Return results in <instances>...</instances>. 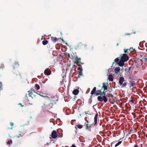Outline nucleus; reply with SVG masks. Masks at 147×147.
<instances>
[{
	"label": "nucleus",
	"mask_w": 147,
	"mask_h": 147,
	"mask_svg": "<svg viewBox=\"0 0 147 147\" xmlns=\"http://www.w3.org/2000/svg\"><path fill=\"white\" fill-rule=\"evenodd\" d=\"M119 83L122 87H124L126 85V83L123 78L120 77L119 78Z\"/></svg>",
	"instance_id": "f257e3e1"
},
{
	"label": "nucleus",
	"mask_w": 147,
	"mask_h": 147,
	"mask_svg": "<svg viewBox=\"0 0 147 147\" xmlns=\"http://www.w3.org/2000/svg\"><path fill=\"white\" fill-rule=\"evenodd\" d=\"M97 99L99 101L102 102L104 101L105 102H106L107 101V98L105 95L102 97L100 96H98Z\"/></svg>",
	"instance_id": "f03ea898"
},
{
	"label": "nucleus",
	"mask_w": 147,
	"mask_h": 147,
	"mask_svg": "<svg viewBox=\"0 0 147 147\" xmlns=\"http://www.w3.org/2000/svg\"><path fill=\"white\" fill-rule=\"evenodd\" d=\"M129 59V57L126 54H123L121 57V59L125 62L127 61Z\"/></svg>",
	"instance_id": "7ed1b4c3"
},
{
	"label": "nucleus",
	"mask_w": 147,
	"mask_h": 147,
	"mask_svg": "<svg viewBox=\"0 0 147 147\" xmlns=\"http://www.w3.org/2000/svg\"><path fill=\"white\" fill-rule=\"evenodd\" d=\"M29 96L33 98L36 96V93L33 90H31L28 92Z\"/></svg>",
	"instance_id": "20e7f679"
},
{
	"label": "nucleus",
	"mask_w": 147,
	"mask_h": 147,
	"mask_svg": "<svg viewBox=\"0 0 147 147\" xmlns=\"http://www.w3.org/2000/svg\"><path fill=\"white\" fill-rule=\"evenodd\" d=\"M58 136V132L55 130H53L51 133V136L52 138H56Z\"/></svg>",
	"instance_id": "39448f33"
},
{
	"label": "nucleus",
	"mask_w": 147,
	"mask_h": 147,
	"mask_svg": "<svg viewBox=\"0 0 147 147\" xmlns=\"http://www.w3.org/2000/svg\"><path fill=\"white\" fill-rule=\"evenodd\" d=\"M106 92V91H103V92H102V91L101 90H97L96 91V92L95 93V94L96 95L98 96L99 95H105V93Z\"/></svg>",
	"instance_id": "423d86ee"
},
{
	"label": "nucleus",
	"mask_w": 147,
	"mask_h": 147,
	"mask_svg": "<svg viewBox=\"0 0 147 147\" xmlns=\"http://www.w3.org/2000/svg\"><path fill=\"white\" fill-rule=\"evenodd\" d=\"M102 85L103 86L102 87L101 90L104 89V91H105V90H107V89L109 86V84L107 83L103 82L102 83Z\"/></svg>",
	"instance_id": "0eeeda50"
},
{
	"label": "nucleus",
	"mask_w": 147,
	"mask_h": 147,
	"mask_svg": "<svg viewBox=\"0 0 147 147\" xmlns=\"http://www.w3.org/2000/svg\"><path fill=\"white\" fill-rule=\"evenodd\" d=\"M80 58H78V57H76L75 61H74V63L78 64L79 63H80Z\"/></svg>",
	"instance_id": "6e6552de"
},
{
	"label": "nucleus",
	"mask_w": 147,
	"mask_h": 147,
	"mask_svg": "<svg viewBox=\"0 0 147 147\" xmlns=\"http://www.w3.org/2000/svg\"><path fill=\"white\" fill-rule=\"evenodd\" d=\"M110 81H113V76L111 74H109L108 76V79Z\"/></svg>",
	"instance_id": "1a4fd4ad"
},
{
	"label": "nucleus",
	"mask_w": 147,
	"mask_h": 147,
	"mask_svg": "<svg viewBox=\"0 0 147 147\" xmlns=\"http://www.w3.org/2000/svg\"><path fill=\"white\" fill-rule=\"evenodd\" d=\"M123 60L121 59L119 63V65L121 67L123 66L124 65V62Z\"/></svg>",
	"instance_id": "9d476101"
},
{
	"label": "nucleus",
	"mask_w": 147,
	"mask_h": 147,
	"mask_svg": "<svg viewBox=\"0 0 147 147\" xmlns=\"http://www.w3.org/2000/svg\"><path fill=\"white\" fill-rule=\"evenodd\" d=\"M51 73V71L49 69H46L44 71V74L47 75H49Z\"/></svg>",
	"instance_id": "9b49d317"
},
{
	"label": "nucleus",
	"mask_w": 147,
	"mask_h": 147,
	"mask_svg": "<svg viewBox=\"0 0 147 147\" xmlns=\"http://www.w3.org/2000/svg\"><path fill=\"white\" fill-rule=\"evenodd\" d=\"M98 114H96L94 117V125H96L97 124V119H98Z\"/></svg>",
	"instance_id": "f8f14e48"
},
{
	"label": "nucleus",
	"mask_w": 147,
	"mask_h": 147,
	"mask_svg": "<svg viewBox=\"0 0 147 147\" xmlns=\"http://www.w3.org/2000/svg\"><path fill=\"white\" fill-rule=\"evenodd\" d=\"M79 92V90L78 89H75L72 92L73 94L75 95H77Z\"/></svg>",
	"instance_id": "ddd939ff"
},
{
	"label": "nucleus",
	"mask_w": 147,
	"mask_h": 147,
	"mask_svg": "<svg viewBox=\"0 0 147 147\" xmlns=\"http://www.w3.org/2000/svg\"><path fill=\"white\" fill-rule=\"evenodd\" d=\"M120 70V68L119 67H116L114 69V71L115 73L117 74L118 73Z\"/></svg>",
	"instance_id": "4468645a"
},
{
	"label": "nucleus",
	"mask_w": 147,
	"mask_h": 147,
	"mask_svg": "<svg viewBox=\"0 0 147 147\" xmlns=\"http://www.w3.org/2000/svg\"><path fill=\"white\" fill-rule=\"evenodd\" d=\"M96 87H94L93 89L91 91V94L92 95H93L96 92Z\"/></svg>",
	"instance_id": "2eb2a0df"
},
{
	"label": "nucleus",
	"mask_w": 147,
	"mask_h": 147,
	"mask_svg": "<svg viewBox=\"0 0 147 147\" xmlns=\"http://www.w3.org/2000/svg\"><path fill=\"white\" fill-rule=\"evenodd\" d=\"M34 88L36 90H38L40 89V86L38 84H35Z\"/></svg>",
	"instance_id": "dca6fc26"
},
{
	"label": "nucleus",
	"mask_w": 147,
	"mask_h": 147,
	"mask_svg": "<svg viewBox=\"0 0 147 147\" xmlns=\"http://www.w3.org/2000/svg\"><path fill=\"white\" fill-rule=\"evenodd\" d=\"M51 39L52 41L55 42L57 40V39L55 37H51Z\"/></svg>",
	"instance_id": "f3484780"
},
{
	"label": "nucleus",
	"mask_w": 147,
	"mask_h": 147,
	"mask_svg": "<svg viewBox=\"0 0 147 147\" xmlns=\"http://www.w3.org/2000/svg\"><path fill=\"white\" fill-rule=\"evenodd\" d=\"M48 40H43L42 41V43L43 45H47L48 43Z\"/></svg>",
	"instance_id": "a211bd4d"
},
{
	"label": "nucleus",
	"mask_w": 147,
	"mask_h": 147,
	"mask_svg": "<svg viewBox=\"0 0 147 147\" xmlns=\"http://www.w3.org/2000/svg\"><path fill=\"white\" fill-rule=\"evenodd\" d=\"M77 126L78 128L80 129H81L83 127V126L82 125L80 124L77 125Z\"/></svg>",
	"instance_id": "6ab92c4d"
},
{
	"label": "nucleus",
	"mask_w": 147,
	"mask_h": 147,
	"mask_svg": "<svg viewBox=\"0 0 147 147\" xmlns=\"http://www.w3.org/2000/svg\"><path fill=\"white\" fill-rule=\"evenodd\" d=\"M121 143V141H120L119 142L117 143L115 145V147H117L118 145H120Z\"/></svg>",
	"instance_id": "aec40b11"
},
{
	"label": "nucleus",
	"mask_w": 147,
	"mask_h": 147,
	"mask_svg": "<svg viewBox=\"0 0 147 147\" xmlns=\"http://www.w3.org/2000/svg\"><path fill=\"white\" fill-rule=\"evenodd\" d=\"M78 70L79 72H82V67H78Z\"/></svg>",
	"instance_id": "412c9836"
},
{
	"label": "nucleus",
	"mask_w": 147,
	"mask_h": 147,
	"mask_svg": "<svg viewBox=\"0 0 147 147\" xmlns=\"http://www.w3.org/2000/svg\"><path fill=\"white\" fill-rule=\"evenodd\" d=\"M119 60V59L118 58H117L115 59V62H118Z\"/></svg>",
	"instance_id": "4be33fe9"
},
{
	"label": "nucleus",
	"mask_w": 147,
	"mask_h": 147,
	"mask_svg": "<svg viewBox=\"0 0 147 147\" xmlns=\"http://www.w3.org/2000/svg\"><path fill=\"white\" fill-rule=\"evenodd\" d=\"M134 50V49H133V48H130V49H129V51L131 52H133V51Z\"/></svg>",
	"instance_id": "5701e85b"
},
{
	"label": "nucleus",
	"mask_w": 147,
	"mask_h": 147,
	"mask_svg": "<svg viewBox=\"0 0 147 147\" xmlns=\"http://www.w3.org/2000/svg\"><path fill=\"white\" fill-rule=\"evenodd\" d=\"M12 142L11 140H10L8 141L7 143L9 144H11Z\"/></svg>",
	"instance_id": "b1692460"
},
{
	"label": "nucleus",
	"mask_w": 147,
	"mask_h": 147,
	"mask_svg": "<svg viewBox=\"0 0 147 147\" xmlns=\"http://www.w3.org/2000/svg\"><path fill=\"white\" fill-rule=\"evenodd\" d=\"M79 74L78 75V76L79 77L80 76H82V72H79Z\"/></svg>",
	"instance_id": "393cba45"
},
{
	"label": "nucleus",
	"mask_w": 147,
	"mask_h": 147,
	"mask_svg": "<svg viewBox=\"0 0 147 147\" xmlns=\"http://www.w3.org/2000/svg\"><path fill=\"white\" fill-rule=\"evenodd\" d=\"M124 52L125 53H127V50H124Z\"/></svg>",
	"instance_id": "a878e982"
},
{
	"label": "nucleus",
	"mask_w": 147,
	"mask_h": 147,
	"mask_svg": "<svg viewBox=\"0 0 147 147\" xmlns=\"http://www.w3.org/2000/svg\"><path fill=\"white\" fill-rule=\"evenodd\" d=\"M10 125H11V126H12L13 125V123H10Z\"/></svg>",
	"instance_id": "bb28decb"
},
{
	"label": "nucleus",
	"mask_w": 147,
	"mask_h": 147,
	"mask_svg": "<svg viewBox=\"0 0 147 147\" xmlns=\"http://www.w3.org/2000/svg\"><path fill=\"white\" fill-rule=\"evenodd\" d=\"M71 147H76L75 145L73 144L71 146Z\"/></svg>",
	"instance_id": "cd10ccee"
},
{
	"label": "nucleus",
	"mask_w": 147,
	"mask_h": 147,
	"mask_svg": "<svg viewBox=\"0 0 147 147\" xmlns=\"http://www.w3.org/2000/svg\"><path fill=\"white\" fill-rule=\"evenodd\" d=\"M138 146V145L137 144H136L134 146V147H137Z\"/></svg>",
	"instance_id": "c85d7f7f"
},
{
	"label": "nucleus",
	"mask_w": 147,
	"mask_h": 147,
	"mask_svg": "<svg viewBox=\"0 0 147 147\" xmlns=\"http://www.w3.org/2000/svg\"><path fill=\"white\" fill-rule=\"evenodd\" d=\"M118 45H119V43H117V46H118Z\"/></svg>",
	"instance_id": "c756f323"
},
{
	"label": "nucleus",
	"mask_w": 147,
	"mask_h": 147,
	"mask_svg": "<svg viewBox=\"0 0 147 147\" xmlns=\"http://www.w3.org/2000/svg\"><path fill=\"white\" fill-rule=\"evenodd\" d=\"M18 105H21V104L20 103H19Z\"/></svg>",
	"instance_id": "7c9ffc66"
},
{
	"label": "nucleus",
	"mask_w": 147,
	"mask_h": 147,
	"mask_svg": "<svg viewBox=\"0 0 147 147\" xmlns=\"http://www.w3.org/2000/svg\"><path fill=\"white\" fill-rule=\"evenodd\" d=\"M18 105H21V104L20 103H19Z\"/></svg>",
	"instance_id": "2f4dec72"
},
{
	"label": "nucleus",
	"mask_w": 147,
	"mask_h": 147,
	"mask_svg": "<svg viewBox=\"0 0 147 147\" xmlns=\"http://www.w3.org/2000/svg\"><path fill=\"white\" fill-rule=\"evenodd\" d=\"M85 114H87V113H86V112H85Z\"/></svg>",
	"instance_id": "473e14b6"
},
{
	"label": "nucleus",
	"mask_w": 147,
	"mask_h": 147,
	"mask_svg": "<svg viewBox=\"0 0 147 147\" xmlns=\"http://www.w3.org/2000/svg\"><path fill=\"white\" fill-rule=\"evenodd\" d=\"M41 96H43L42 95H40Z\"/></svg>",
	"instance_id": "72a5a7b5"
}]
</instances>
